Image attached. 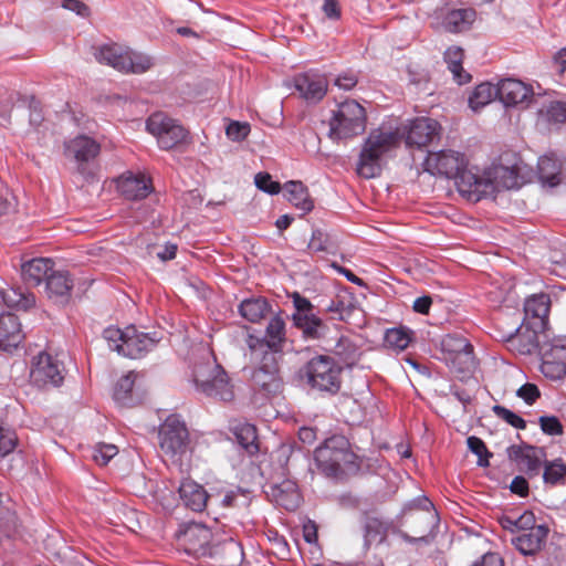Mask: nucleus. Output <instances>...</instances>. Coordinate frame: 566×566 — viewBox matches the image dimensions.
I'll list each match as a JSON object with an SVG mask.
<instances>
[{"label":"nucleus","instance_id":"1","mask_svg":"<svg viewBox=\"0 0 566 566\" xmlns=\"http://www.w3.org/2000/svg\"><path fill=\"white\" fill-rule=\"evenodd\" d=\"M440 125L436 119L418 117L401 128L385 130L374 129L361 146L356 171L364 178H374L381 171L382 157L397 148L405 137L408 147L422 148L430 144L440 133Z\"/></svg>","mask_w":566,"mask_h":566},{"label":"nucleus","instance_id":"2","mask_svg":"<svg viewBox=\"0 0 566 566\" xmlns=\"http://www.w3.org/2000/svg\"><path fill=\"white\" fill-rule=\"evenodd\" d=\"M502 106H518L539 104V106H566V97L555 91L543 90L537 84V91L531 84L514 77H504L496 83L485 81L474 87L468 97V106H488L494 101Z\"/></svg>","mask_w":566,"mask_h":566},{"label":"nucleus","instance_id":"3","mask_svg":"<svg viewBox=\"0 0 566 566\" xmlns=\"http://www.w3.org/2000/svg\"><path fill=\"white\" fill-rule=\"evenodd\" d=\"M520 167L514 165L506 167L494 165L486 169L483 175L478 171L463 172L458 181L459 192L469 201L478 202L484 196L491 195L501 189L518 188Z\"/></svg>","mask_w":566,"mask_h":566},{"label":"nucleus","instance_id":"4","mask_svg":"<svg viewBox=\"0 0 566 566\" xmlns=\"http://www.w3.org/2000/svg\"><path fill=\"white\" fill-rule=\"evenodd\" d=\"M301 380L312 390L335 395L342 385V366L333 357L317 355L298 370Z\"/></svg>","mask_w":566,"mask_h":566},{"label":"nucleus","instance_id":"5","mask_svg":"<svg viewBox=\"0 0 566 566\" xmlns=\"http://www.w3.org/2000/svg\"><path fill=\"white\" fill-rule=\"evenodd\" d=\"M549 308L551 298L545 293L534 294L525 301L524 322L509 337L510 342L520 340L524 336L523 328L525 327L526 344L521 349L522 353H531L536 348L538 344L537 333L546 327Z\"/></svg>","mask_w":566,"mask_h":566},{"label":"nucleus","instance_id":"6","mask_svg":"<svg viewBox=\"0 0 566 566\" xmlns=\"http://www.w3.org/2000/svg\"><path fill=\"white\" fill-rule=\"evenodd\" d=\"M192 382L198 394L229 402L234 398V387L226 370L214 359L197 364Z\"/></svg>","mask_w":566,"mask_h":566},{"label":"nucleus","instance_id":"7","mask_svg":"<svg viewBox=\"0 0 566 566\" xmlns=\"http://www.w3.org/2000/svg\"><path fill=\"white\" fill-rule=\"evenodd\" d=\"M159 447L163 454L172 463L182 467L189 459V431L177 416H169L159 428Z\"/></svg>","mask_w":566,"mask_h":566},{"label":"nucleus","instance_id":"8","mask_svg":"<svg viewBox=\"0 0 566 566\" xmlns=\"http://www.w3.org/2000/svg\"><path fill=\"white\" fill-rule=\"evenodd\" d=\"M112 350L133 359L140 358L153 350L158 339L147 333L138 332L135 326L125 329L108 327L103 333Z\"/></svg>","mask_w":566,"mask_h":566},{"label":"nucleus","instance_id":"9","mask_svg":"<svg viewBox=\"0 0 566 566\" xmlns=\"http://www.w3.org/2000/svg\"><path fill=\"white\" fill-rule=\"evenodd\" d=\"M295 312L292 314L294 326L302 332L305 339L318 340L328 333V326L315 313L314 305L300 293L292 294Z\"/></svg>","mask_w":566,"mask_h":566},{"label":"nucleus","instance_id":"10","mask_svg":"<svg viewBox=\"0 0 566 566\" xmlns=\"http://www.w3.org/2000/svg\"><path fill=\"white\" fill-rule=\"evenodd\" d=\"M366 129L365 108H338L329 119L328 136L334 140L360 135Z\"/></svg>","mask_w":566,"mask_h":566},{"label":"nucleus","instance_id":"11","mask_svg":"<svg viewBox=\"0 0 566 566\" xmlns=\"http://www.w3.org/2000/svg\"><path fill=\"white\" fill-rule=\"evenodd\" d=\"M147 130L157 138L161 149L169 150L181 144L187 130L163 112L154 113L146 122Z\"/></svg>","mask_w":566,"mask_h":566},{"label":"nucleus","instance_id":"12","mask_svg":"<svg viewBox=\"0 0 566 566\" xmlns=\"http://www.w3.org/2000/svg\"><path fill=\"white\" fill-rule=\"evenodd\" d=\"M349 457L347 441L343 437L327 439L314 452L317 467L328 476L336 475L342 470V464L348 462Z\"/></svg>","mask_w":566,"mask_h":566},{"label":"nucleus","instance_id":"13","mask_svg":"<svg viewBox=\"0 0 566 566\" xmlns=\"http://www.w3.org/2000/svg\"><path fill=\"white\" fill-rule=\"evenodd\" d=\"M291 81L300 97L308 104L319 103L328 92L327 75L318 69L296 73Z\"/></svg>","mask_w":566,"mask_h":566},{"label":"nucleus","instance_id":"14","mask_svg":"<svg viewBox=\"0 0 566 566\" xmlns=\"http://www.w3.org/2000/svg\"><path fill=\"white\" fill-rule=\"evenodd\" d=\"M251 356L256 364L251 376L253 385L266 394L277 392L282 384L279 376V356L273 352L260 356L251 353Z\"/></svg>","mask_w":566,"mask_h":566},{"label":"nucleus","instance_id":"15","mask_svg":"<svg viewBox=\"0 0 566 566\" xmlns=\"http://www.w3.org/2000/svg\"><path fill=\"white\" fill-rule=\"evenodd\" d=\"M423 166L424 170L431 175L454 178L457 186L463 172L473 171L472 169H465L464 156L453 150L429 153Z\"/></svg>","mask_w":566,"mask_h":566},{"label":"nucleus","instance_id":"16","mask_svg":"<svg viewBox=\"0 0 566 566\" xmlns=\"http://www.w3.org/2000/svg\"><path fill=\"white\" fill-rule=\"evenodd\" d=\"M541 370L546 378L559 380L566 376V337L558 336L541 346Z\"/></svg>","mask_w":566,"mask_h":566},{"label":"nucleus","instance_id":"17","mask_svg":"<svg viewBox=\"0 0 566 566\" xmlns=\"http://www.w3.org/2000/svg\"><path fill=\"white\" fill-rule=\"evenodd\" d=\"M286 342L285 322L280 315H274L269 321L265 335L258 337L249 335L247 339L248 347L251 353H255L258 356L266 354L268 352L279 353L282 352L283 345Z\"/></svg>","mask_w":566,"mask_h":566},{"label":"nucleus","instance_id":"18","mask_svg":"<svg viewBox=\"0 0 566 566\" xmlns=\"http://www.w3.org/2000/svg\"><path fill=\"white\" fill-rule=\"evenodd\" d=\"M30 377L38 387H57L64 379V367L55 357L41 353L35 358Z\"/></svg>","mask_w":566,"mask_h":566},{"label":"nucleus","instance_id":"19","mask_svg":"<svg viewBox=\"0 0 566 566\" xmlns=\"http://www.w3.org/2000/svg\"><path fill=\"white\" fill-rule=\"evenodd\" d=\"M187 552L198 556H214L218 552L211 544L213 534L205 525L191 523L181 534Z\"/></svg>","mask_w":566,"mask_h":566},{"label":"nucleus","instance_id":"20","mask_svg":"<svg viewBox=\"0 0 566 566\" xmlns=\"http://www.w3.org/2000/svg\"><path fill=\"white\" fill-rule=\"evenodd\" d=\"M99 150V144L85 135H78L64 143L65 157L75 161L80 172L84 171L87 163L97 157Z\"/></svg>","mask_w":566,"mask_h":566},{"label":"nucleus","instance_id":"21","mask_svg":"<svg viewBox=\"0 0 566 566\" xmlns=\"http://www.w3.org/2000/svg\"><path fill=\"white\" fill-rule=\"evenodd\" d=\"M507 455L510 460L524 470L530 476L537 475L545 458V452L542 448L533 446H511L507 448Z\"/></svg>","mask_w":566,"mask_h":566},{"label":"nucleus","instance_id":"22","mask_svg":"<svg viewBox=\"0 0 566 566\" xmlns=\"http://www.w3.org/2000/svg\"><path fill=\"white\" fill-rule=\"evenodd\" d=\"M73 286V279L67 271L53 270L45 281V293L53 303L65 305L70 301Z\"/></svg>","mask_w":566,"mask_h":566},{"label":"nucleus","instance_id":"23","mask_svg":"<svg viewBox=\"0 0 566 566\" xmlns=\"http://www.w3.org/2000/svg\"><path fill=\"white\" fill-rule=\"evenodd\" d=\"M118 191L128 200H140L151 191L150 181L144 175L127 174L119 178Z\"/></svg>","mask_w":566,"mask_h":566},{"label":"nucleus","instance_id":"24","mask_svg":"<svg viewBox=\"0 0 566 566\" xmlns=\"http://www.w3.org/2000/svg\"><path fill=\"white\" fill-rule=\"evenodd\" d=\"M24 335L18 317L11 313L0 314V348H17Z\"/></svg>","mask_w":566,"mask_h":566},{"label":"nucleus","instance_id":"25","mask_svg":"<svg viewBox=\"0 0 566 566\" xmlns=\"http://www.w3.org/2000/svg\"><path fill=\"white\" fill-rule=\"evenodd\" d=\"M53 271V261L46 258H35L21 264L23 281L31 286H38L48 280Z\"/></svg>","mask_w":566,"mask_h":566},{"label":"nucleus","instance_id":"26","mask_svg":"<svg viewBox=\"0 0 566 566\" xmlns=\"http://www.w3.org/2000/svg\"><path fill=\"white\" fill-rule=\"evenodd\" d=\"M548 535V527L545 525H537L528 533L521 534L512 538V544L523 555H533L537 553L545 544Z\"/></svg>","mask_w":566,"mask_h":566},{"label":"nucleus","instance_id":"27","mask_svg":"<svg viewBox=\"0 0 566 566\" xmlns=\"http://www.w3.org/2000/svg\"><path fill=\"white\" fill-rule=\"evenodd\" d=\"M476 18L472 8L449 10L442 18V27L450 33H460L471 28Z\"/></svg>","mask_w":566,"mask_h":566},{"label":"nucleus","instance_id":"28","mask_svg":"<svg viewBox=\"0 0 566 566\" xmlns=\"http://www.w3.org/2000/svg\"><path fill=\"white\" fill-rule=\"evenodd\" d=\"M184 504L195 512H201L207 505L208 494L205 489L193 481H185L179 486Z\"/></svg>","mask_w":566,"mask_h":566},{"label":"nucleus","instance_id":"29","mask_svg":"<svg viewBox=\"0 0 566 566\" xmlns=\"http://www.w3.org/2000/svg\"><path fill=\"white\" fill-rule=\"evenodd\" d=\"M286 199L297 209L310 212L314 205L307 188L301 181H287L284 185Z\"/></svg>","mask_w":566,"mask_h":566},{"label":"nucleus","instance_id":"30","mask_svg":"<svg viewBox=\"0 0 566 566\" xmlns=\"http://www.w3.org/2000/svg\"><path fill=\"white\" fill-rule=\"evenodd\" d=\"M272 495L277 505L283 506L287 511H294L300 505V493L294 482L285 481L274 486L272 489Z\"/></svg>","mask_w":566,"mask_h":566},{"label":"nucleus","instance_id":"31","mask_svg":"<svg viewBox=\"0 0 566 566\" xmlns=\"http://www.w3.org/2000/svg\"><path fill=\"white\" fill-rule=\"evenodd\" d=\"M560 163L554 156H543L538 159L537 169L539 180L549 187L560 182Z\"/></svg>","mask_w":566,"mask_h":566},{"label":"nucleus","instance_id":"32","mask_svg":"<svg viewBox=\"0 0 566 566\" xmlns=\"http://www.w3.org/2000/svg\"><path fill=\"white\" fill-rule=\"evenodd\" d=\"M239 312L251 323H258L271 312V306L264 298H248L241 302Z\"/></svg>","mask_w":566,"mask_h":566},{"label":"nucleus","instance_id":"33","mask_svg":"<svg viewBox=\"0 0 566 566\" xmlns=\"http://www.w3.org/2000/svg\"><path fill=\"white\" fill-rule=\"evenodd\" d=\"M94 56L101 64L109 65L122 72L125 63L126 51L123 52L116 44H103L96 50Z\"/></svg>","mask_w":566,"mask_h":566},{"label":"nucleus","instance_id":"34","mask_svg":"<svg viewBox=\"0 0 566 566\" xmlns=\"http://www.w3.org/2000/svg\"><path fill=\"white\" fill-rule=\"evenodd\" d=\"M233 433L248 454L253 455L259 451L256 429L253 424L239 423L233 428Z\"/></svg>","mask_w":566,"mask_h":566},{"label":"nucleus","instance_id":"35","mask_svg":"<svg viewBox=\"0 0 566 566\" xmlns=\"http://www.w3.org/2000/svg\"><path fill=\"white\" fill-rule=\"evenodd\" d=\"M41 102L33 94H22L14 90L0 87V106H40Z\"/></svg>","mask_w":566,"mask_h":566},{"label":"nucleus","instance_id":"36","mask_svg":"<svg viewBox=\"0 0 566 566\" xmlns=\"http://www.w3.org/2000/svg\"><path fill=\"white\" fill-rule=\"evenodd\" d=\"M2 301L8 307L27 311L34 306L35 296L20 289H9L1 292Z\"/></svg>","mask_w":566,"mask_h":566},{"label":"nucleus","instance_id":"37","mask_svg":"<svg viewBox=\"0 0 566 566\" xmlns=\"http://www.w3.org/2000/svg\"><path fill=\"white\" fill-rule=\"evenodd\" d=\"M153 59L144 53L126 51L122 72L127 74H143L153 66Z\"/></svg>","mask_w":566,"mask_h":566},{"label":"nucleus","instance_id":"38","mask_svg":"<svg viewBox=\"0 0 566 566\" xmlns=\"http://www.w3.org/2000/svg\"><path fill=\"white\" fill-rule=\"evenodd\" d=\"M338 248L337 240L334 235L321 230L315 229L312 232L311 240L308 242V249L314 252H326L334 254Z\"/></svg>","mask_w":566,"mask_h":566},{"label":"nucleus","instance_id":"39","mask_svg":"<svg viewBox=\"0 0 566 566\" xmlns=\"http://www.w3.org/2000/svg\"><path fill=\"white\" fill-rule=\"evenodd\" d=\"M418 505L423 511V513L418 514L416 516V520L421 523L420 533L422 535H420L419 537H411L406 533L401 534L402 538L410 543L424 539V533L432 526L436 517L434 514L430 511L432 503L428 499L419 500Z\"/></svg>","mask_w":566,"mask_h":566},{"label":"nucleus","instance_id":"40","mask_svg":"<svg viewBox=\"0 0 566 566\" xmlns=\"http://www.w3.org/2000/svg\"><path fill=\"white\" fill-rule=\"evenodd\" d=\"M543 480L552 486L564 484L566 481V464L562 459L546 461L544 463Z\"/></svg>","mask_w":566,"mask_h":566},{"label":"nucleus","instance_id":"41","mask_svg":"<svg viewBox=\"0 0 566 566\" xmlns=\"http://www.w3.org/2000/svg\"><path fill=\"white\" fill-rule=\"evenodd\" d=\"M334 353L346 366H353L359 358V350L356 345L346 337H340L335 347Z\"/></svg>","mask_w":566,"mask_h":566},{"label":"nucleus","instance_id":"42","mask_svg":"<svg viewBox=\"0 0 566 566\" xmlns=\"http://www.w3.org/2000/svg\"><path fill=\"white\" fill-rule=\"evenodd\" d=\"M135 378L136 375L130 371L123 376L115 386L114 399L122 406H126L130 401V392L134 387Z\"/></svg>","mask_w":566,"mask_h":566},{"label":"nucleus","instance_id":"43","mask_svg":"<svg viewBox=\"0 0 566 566\" xmlns=\"http://www.w3.org/2000/svg\"><path fill=\"white\" fill-rule=\"evenodd\" d=\"M410 343L409 333L402 328H391L386 332L385 344L395 350H403Z\"/></svg>","mask_w":566,"mask_h":566},{"label":"nucleus","instance_id":"44","mask_svg":"<svg viewBox=\"0 0 566 566\" xmlns=\"http://www.w3.org/2000/svg\"><path fill=\"white\" fill-rule=\"evenodd\" d=\"M566 122V108H539L537 124L544 126L560 125Z\"/></svg>","mask_w":566,"mask_h":566},{"label":"nucleus","instance_id":"45","mask_svg":"<svg viewBox=\"0 0 566 566\" xmlns=\"http://www.w3.org/2000/svg\"><path fill=\"white\" fill-rule=\"evenodd\" d=\"M386 533L385 524L376 517H368L365 523V543L381 542Z\"/></svg>","mask_w":566,"mask_h":566},{"label":"nucleus","instance_id":"46","mask_svg":"<svg viewBox=\"0 0 566 566\" xmlns=\"http://www.w3.org/2000/svg\"><path fill=\"white\" fill-rule=\"evenodd\" d=\"M117 453L115 444L99 442L92 448L91 457L98 465H106Z\"/></svg>","mask_w":566,"mask_h":566},{"label":"nucleus","instance_id":"47","mask_svg":"<svg viewBox=\"0 0 566 566\" xmlns=\"http://www.w3.org/2000/svg\"><path fill=\"white\" fill-rule=\"evenodd\" d=\"M359 81V72L353 69H346L339 72L333 80V85L340 91L353 90Z\"/></svg>","mask_w":566,"mask_h":566},{"label":"nucleus","instance_id":"48","mask_svg":"<svg viewBox=\"0 0 566 566\" xmlns=\"http://www.w3.org/2000/svg\"><path fill=\"white\" fill-rule=\"evenodd\" d=\"M467 443L469 450L478 455V465L488 467L490 464L489 458L492 457V453L489 452L483 440L475 436H471L468 438Z\"/></svg>","mask_w":566,"mask_h":566},{"label":"nucleus","instance_id":"49","mask_svg":"<svg viewBox=\"0 0 566 566\" xmlns=\"http://www.w3.org/2000/svg\"><path fill=\"white\" fill-rule=\"evenodd\" d=\"M442 346L444 350L449 352L453 356L473 349V346L467 338L458 335H448L442 340Z\"/></svg>","mask_w":566,"mask_h":566},{"label":"nucleus","instance_id":"50","mask_svg":"<svg viewBox=\"0 0 566 566\" xmlns=\"http://www.w3.org/2000/svg\"><path fill=\"white\" fill-rule=\"evenodd\" d=\"M451 363L459 373H472L476 366L473 349L452 356Z\"/></svg>","mask_w":566,"mask_h":566},{"label":"nucleus","instance_id":"51","mask_svg":"<svg viewBox=\"0 0 566 566\" xmlns=\"http://www.w3.org/2000/svg\"><path fill=\"white\" fill-rule=\"evenodd\" d=\"M250 124L247 122L232 120L226 128V134L232 142H242L250 134Z\"/></svg>","mask_w":566,"mask_h":566},{"label":"nucleus","instance_id":"52","mask_svg":"<svg viewBox=\"0 0 566 566\" xmlns=\"http://www.w3.org/2000/svg\"><path fill=\"white\" fill-rule=\"evenodd\" d=\"M18 437L14 431L0 427V457L3 458L12 452L17 446Z\"/></svg>","mask_w":566,"mask_h":566},{"label":"nucleus","instance_id":"53","mask_svg":"<svg viewBox=\"0 0 566 566\" xmlns=\"http://www.w3.org/2000/svg\"><path fill=\"white\" fill-rule=\"evenodd\" d=\"M493 411L499 418L503 419L514 428L524 429L526 427V422L523 418L503 406H494Z\"/></svg>","mask_w":566,"mask_h":566},{"label":"nucleus","instance_id":"54","mask_svg":"<svg viewBox=\"0 0 566 566\" xmlns=\"http://www.w3.org/2000/svg\"><path fill=\"white\" fill-rule=\"evenodd\" d=\"M255 186L270 195H276L281 190V186L279 182L273 181L272 177L266 172H259L254 178Z\"/></svg>","mask_w":566,"mask_h":566},{"label":"nucleus","instance_id":"55","mask_svg":"<svg viewBox=\"0 0 566 566\" xmlns=\"http://www.w3.org/2000/svg\"><path fill=\"white\" fill-rule=\"evenodd\" d=\"M542 431L548 436L563 434V424L555 416H542L538 419Z\"/></svg>","mask_w":566,"mask_h":566},{"label":"nucleus","instance_id":"56","mask_svg":"<svg viewBox=\"0 0 566 566\" xmlns=\"http://www.w3.org/2000/svg\"><path fill=\"white\" fill-rule=\"evenodd\" d=\"M61 6L81 18H88L91 14L90 7L81 0H63Z\"/></svg>","mask_w":566,"mask_h":566},{"label":"nucleus","instance_id":"57","mask_svg":"<svg viewBox=\"0 0 566 566\" xmlns=\"http://www.w3.org/2000/svg\"><path fill=\"white\" fill-rule=\"evenodd\" d=\"M15 208L14 196L6 188L0 189V217L10 213Z\"/></svg>","mask_w":566,"mask_h":566},{"label":"nucleus","instance_id":"58","mask_svg":"<svg viewBox=\"0 0 566 566\" xmlns=\"http://www.w3.org/2000/svg\"><path fill=\"white\" fill-rule=\"evenodd\" d=\"M463 59V50L459 46H451L444 52V62L450 67H460Z\"/></svg>","mask_w":566,"mask_h":566},{"label":"nucleus","instance_id":"59","mask_svg":"<svg viewBox=\"0 0 566 566\" xmlns=\"http://www.w3.org/2000/svg\"><path fill=\"white\" fill-rule=\"evenodd\" d=\"M322 10L328 20L337 21L342 18V10L338 0H324Z\"/></svg>","mask_w":566,"mask_h":566},{"label":"nucleus","instance_id":"60","mask_svg":"<svg viewBox=\"0 0 566 566\" xmlns=\"http://www.w3.org/2000/svg\"><path fill=\"white\" fill-rule=\"evenodd\" d=\"M516 394L528 405H532L539 397V390L533 384L523 385Z\"/></svg>","mask_w":566,"mask_h":566},{"label":"nucleus","instance_id":"61","mask_svg":"<svg viewBox=\"0 0 566 566\" xmlns=\"http://www.w3.org/2000/svg\"><path fill=\"white\" fill-rule=\"evenodd\" d=\"M514 523L517 524V530L532 531L536 527V518L531 511H525L522 515L515 518Z\"/></svg>","mask_w":566,"mask_h":566},{"label":"nucleus","instance_id":"62","mask_svg":"<svg viewBox=\"0 0 566 566\" xmlns=\"http://www.w3.org/2000/svg\"><path fill=\"white\" fill-rule=\"evenodd\" d=\"M503 559L496 553H486L471 566H503Z\"/></svg>","mask_w":566,"mask_h":566},{"label":"nucleus","instance_id":"63","mask_svg":"<svg viewBox=\"0 0 566 566\" xmlns=\"http://www.w3.org/2000/svg\"><path fill=\"white\" fill-rule=\"evenodd\" d=\"M510 489L513 493L525 496L528 493V483L523 476H515L511 482Z\"/></svg>","mask_w":566,"mask_h":566},{"label":"nucleus","instance_id":"64","mask_svg":"<svg viewBox=\"0 0 566 566\" xmlns=\"http://www.w3.org/2000/svg\"><path fill=\"white\" fill-rule=\"evenodd\" d=\"M553 269L552 273L557 276L566 279V255L564 258H557V255H552Z\"/></svg>","mask_w":566,"mask_h":566}]
</instances>
